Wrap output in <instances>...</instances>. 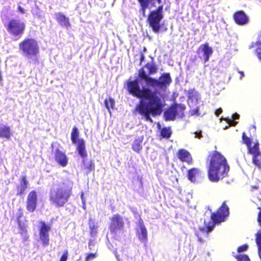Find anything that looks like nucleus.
I'll return each instance as SVG.
<instances>
[{
    "instance_id": "ea45409f",
    "label": "nucleus",
    "mask_w": 261,
    "mask_h": 261,
    "mask_svg": "<svg viewBox=\"0 0 261 261\" xmlns=\"http://www.w3.org/2000/svg\"><path fill=\"white\" fill-rule=\"evenodd\" d=\"M222 112V110L221 108H219L218 109H217L216 111H215V114L216 116H219V115L221 114Z\"/></svg>"
},
{
    "instance_id": "a18cd8bd",
    "label": "nucleus",
    "mask_w": 261,
    "mask_h": 261,
    "mask_svg": "<svg viewBox=\"0 0 261 261\" xmlns=\"http://www.w3.org/2000/svg\"><path fill=\"white\" fill-rule=\"evenodd\" d=\"M76 261H81V257H80L78 259H77Z\"/></svg>"
},
{
    "instance_id": "f704fd0d",
    "label": "nucleus",
    "mask_w": 261,
    "mask_h": 261,
    "mask_svg": "<svg viewBox=\"0 0 261 261\" xmlns=\"http://www.w3.org/2000/svg\"><path fill=\"white\" fill-rule=\"evenodd\" d=\"M248 246L247 244H243L239 246L237 248V251L238 252H242L246 251L248 249Z\"/></svg>"
},
{
    "instance_id": "b1692460",
    "label": "nucleus",
    "mask_w": 261,
    "mask_h": 261,
    "mask_svg": "<svg viewBox=\"0 0 261 261\" xmlns=\"http://www.w3.org/2000/svg\"><path fill=\"white\" fill-rule=\"evenodd\" d=\"M83 169L86 171L87 174H89L95 170V163L92 160H88L83 158L82 160Z\"/></svg>"
},
{
    "instance_id": "c756f323",
    "label": "nucleus",
    "mask_w": 261,
    "mask_h": 261,
    "mask_svg": "<svg viewBox=\"0 0 261 261\" xmlns=\"http://www.w3.org/2000/svg\"><path fill=\"white\" fill-rule=\"evenodd\" d=\"M256 48L255 52L258 59L261 60V40H257L255 42Z\"/></svg>"
},
{
    "instance_id": "f8f14e48",
    "label": "nucleus",
    "mask_w": 261,
    "mask_h": 261,
    "mask_svg": "<svg viewBox=\"0 0 261 261\" xmlns=\"http://www.w3.org/2000/svg\"><path fill=\"white\" fill-rule=\"evenodd\" d=\"M199 58L203 60L204 63L208 61L210 57L212 55L213 50L208 43L201 44L196 51Z\"/></svg>"
},
{
    "instance_id": "2eb2a0df",
    "label": "nucleus",
    "mask_w": 261,
    "mask_h": 261,
    "mask_svg": "<svg viewBox=\"0 0 261 261\" xmlns=\"http://www.w3.org/2000/svg\"><path fill=\"white\" fill-rule=\"evenodd\" d=\"M22 215V213L20 212L17 216L16 221L18 226V233L21 235L23 241L25 242L28 240L29 236L27 230L28 225L20 220Z\"/></svg>"
},
{
    "instance_id": "bb28decb",
    "label": "nucleus",
    "mask_w": 261,
    "mask_h": 261,
    "mask_svg": "<svg viewBox=\"0 0 261 261\" xmlns=\"http://www.w3.org/2000/svg\"><path fill=\"white\" fill-rule=\"evenodd\" d=\"M142 141L139 139H135L132 145L133 150L137 152H139L142 148L141 145Z\"/></svg>"
},
{
    "instance_id": "aec40b11",
    "label": "nucleus",
    "mask_w": 261,
    "mask_h": 261,
    "mask_svg": "<svg viewBox=\"0 0 261 261\" xmlns=\"http://www.w3.org/2000/svg\"><path fill=\"white\" fill-rule=\"evenodd\" d=\"M55 19L58 23L62 27L68 28L70 27L71 24L69 19L62 12H57L55 13Z\"/></svg>"
},
{
    "instance_id": "c03bdc74",
    "label": "nucleus",
    "mask_w": 261,
    "mask_h": 261,
    "mask_svg": "<svg viewBox=\"0 0 261 261\" xmlns=\"http://www.w3.org/2000/svg\"><path fill=\"white\" fill-rule=\"evenodd\" d=\"M94 245V243L93 242V241L91 239H90L88 242V246H93Z\"/></svg>"
},
{
    "instance_id": "1a4fd4ad",
    "label": "nucleus",
    "mask_w": 261,
    "mask_h": 261,
    "mask_svg": "<svg viewBox=\"0 0 261 261\" xmlns=\"http://www.w3.org/2000/svg\"><path fill=\"white\" fill-rule=\"evenodd\" d=\"M80 133L78 128L73 126L71 133L72 143L76 145V150L82 158H85L88 154L86 150L85 142L84 139H79Z\"/></svg>"
},
{
    "instance_id": "72a5a7b5",
    "label": "nucleus",
    "mask_w": 261,
    "mask_h": 261,
    "mask_svg": "<svg viewBox=\"0 0 261 261\" xmlns=\"http://www.w3.org/2000/svg\"><path fill=\"white\" fill-rule=\"evenodd\" d=\"M96 257V253H89L87 254L85 257V261H89L95 258Z\"/></svg>"
},
{
    "instance_id": "e433bc0d",
    "label": "nucleus",
    "mask_w": 261,
    "mask_h": 261,
    "mask_svg": "<svg viewBox=\"0 0 261 261\" xmlns=\"http://www.w3.org/2000/svg\"><path fill=\"white\" fill-rule=\"evenodd\" d=\"M194 134H195V138L200 139L202 137V133H201V131L196 132L195 133H194Z\"/></svg>"
},
{
    "instance_id": "f257e3e1",
    "label": "nucleus",
    "mask_w": 261,
    "mask_h": 261,
    "mask_svg": "<svg viewBox=\"0 0 261 261\" xmlns=\"http://www.w3.org/2000/svg\"><path fill=\"white\" fill-rule=\"evenodd\" d=\"M147 70L145 72L143 67L138 70V77L140 81H144L147 87L140 88L139 81L135 79L128 80L126 82V90L133 95L140 99L134 110V113H137L145 118L146 121L153 122L150 116L155 117L160 115L162 112L164 105L158 94L156 90H152L150 88H157L165 90L172 83L169 73H163L158 79L150 76L155 74L158 70V66L153 58L144 65Z\"/></svg>"
},
{
    "instance_id": "39448f33",
    "label": "nucleus",
    "mask_w": 261,
    "mask_h": 261,
    "mask_svg": "<svg viewBox=\"0 0 261 261\" xmlns=\"http://www.w3.org/2000/svg\"><path fill=\"white\" fill-rule=\"evenodd\" d=\"M19 48L22 55L28 59L34 58V62L39 63L37 58L40 47L38 41L33 38H25L19 43Z\"/></svg>"
},
{
    "instance_id": "0eeeda50",
    "label": "nucleus",
    "mask_w": 261,
    "mask_h": 261,
    "mask_svg": "<svg viewBox=\"0 0 261 261\" xmlns=\"http://www.w3.org/2000/svg\"><path fill=\"white\" fill-rule=\"evenodd\" d=\"M6 28L11 36L20 38L24 33L25 25L19 19H12L8 22Z\"/></svg>"
},
{
    "instance_id": "423d86ee",
    "label": "nucleus",
    "mask_w": 261,
    "mask_h": 261,
    "mask_svg": "<svg viewBox=\"0 0 261 261\" xmlns=\"http://www.w3.org/2000/svg\"><path fill=\"white\" fill-rule=\"evenodd\" d=\"M229 214V208L225 202H223L221 205L211 214V221H204V226L206 227V232L208 233L212 231L216 224L224 222Z\"/></svg>"
},
{
    "instance_id": "dca6fc26",
    "label": "nucleus",
    "mask_w": 261,
    "mask_h": 261,
    "mask_svg": "<svg viewBox=\"0 0 261 261\" xmlns=\"http://www.w3.org/2000/svg\"><path fill=\"white\" fill-rule=\"evenodd\" d=\"M233 20L236 24L239 25H244L248 23L249 17L243 10L236 11L232 15Z\"/></svg>"
},
{
    "instance_id": "6ab92c4d",
    "label": "nucleus",
    "mask_w": 261,
    "mask_h": 261,
    "mask_svg": "<svg viewBox=\"0 0 261 261\" xmlns=\"http://www.w3.org/2000/svg\"><path fill=\"white\" fill-rule=\"evenodd\" d=\"M137 236L141 242L146 243L147 241V231L141 219H140L139 221V229L137 230Z\"/></svg>"
},
{
    "instance_id": "4c0bfd02",
    "label": "nucleus",
    "mask_w": 261,
    "mask_h": 261,
    "mask_svg": "<svg viewBox=\"0 0 261 261\" xmlns=\"http://www.w3.org/2000/svg\"><path fill=\"white\" fill-rule=\"evenodd\" d=\"M145 60V56L143 53H141L140 54V65L142 64V63Z\"/></svg>"
},
{
    "instance_id": "58836bf2",
    "label": "nucleus",
    "mask_w": 261,
    "mask_h": 261,
    "mask_svg": "<svg viewBox=\"0 0 261 261\" xmlns=\"http://www.w3.org/2000/svg\"><path fill=\"white\" fill-rule=\"evenodd\" d=\"M18 10L21 14H24L25 13L24 9L22 8L20 5L18 6Z\"/></svg>"
},
{
    "instance_id": "37998d69",
    "label": "nucleus",
    "mask_w": 261,
    "mask_h": 261,
    "mask_svg": "<svg viewBox=\"0 0 261 261\" xmlns=\"http://www.w3.org/2000/svg\"><path fill=\"white\" fill-rule=\"evenodd\" d=\"M239 73L240 74V79H242L244 76L243 71H239Z\"/></svg>"
},
{
    "instance_id": "7ed1b4c3",
    "label": "nucleus",
    "mask_w": 261,
    "mask_h": 261,
    "mask_svg": "<svg viewBox=\"0 0 261 261\" xmlns=\"http://www.w3.org/2000/svg\"><path fill=\"white\" fill-rule=\"evenodd\" d=\"M73 183L68 180L63 181L56 189H51L49 193V201L56 207L64 206L72 194Z\"/></svg>"
},
{
    "instance_id": "49530a36",
    "label": "nucleus",
    "mask_w": 261,
    "mask_h": 261,
    "mask_svg": "<svg viewBox=\"0 0 261 261\" xmlns=\"http://www.w3.org/2000/svg\"><path fill=\"white\" fill-rule=\"evenodd\" d=\"M259 258H260V261H261V256H259Z\"/></svg>"
},
{
    "instance_id": "f03ea898",
    "label": "nucleus",
    "mask_w": 261,
    "mask_h": 261,
    "mask_svg": "<svg viewBox=\"0 0 261 261\" xmlns=\"http://www.w3.org/2000/svg\"><path fill=\"white\" fill-rule=\"evenodd\" d=\"M207 175L212 182H217L226 177L229 171V166L226 158L220 152L214 150L207 158Z\"/></svg>"
},
{
    "instance_id": "9d476101",
    "label": "nucleus",
    "mask_w": 261,
    "mask_h": 261,
    "mask_svg": "<svg viewBox=\"0 0 261 261\" xmlns=\"http://www.w3.org/2000/svg\"><path fill=\"white\" fill-rule=\"evenodd\" d=\"M109 229L112 234H115L118 231L123 230L124 226V222L123 217L119 214L113 215L110 218Z\"/></svg>"
},
{
    "instance_id": "79ce46f5",
    "label": "nucleus",
    "mask_w": 261,
    "mask_h": 261,
    "mask_svg": "<svg viewBox=\"0 0 261 261\" xmlns=\"http://www.w3.org/2000/svg\"><path fill=\"white\" fill-rule=\"evenodd\" d=\"M254 46H256L255 42H252L251 44L249 45V48L251 49L253 48Z\"/></svg>"
},
{
    "instance_id": "4468645a",
    "label": "nucleus",
    "mask_w": 261,
    "mask_h": 261,
    "mask_svg": "<svg viewBox=\"0 0 261 261\" xmlns=\"http://www.w3.org/2000/svg\"><path fill=\"white\" fill-rule=\"evenodd\" d=\"M37 195L35 191H31L28 195L26 201V208L31 213L34 212L37 206Z\"/></svg>"
},
{
    "instance_id": "cd10ccee",
    "label": "nucleus",
    "mask_w": 261,
    "mask_h": 261,
    "mask_svg": "<svg viewBox=\"0 0 261 261\" xmlns=\"http://www.w3.org/2000/svg\"><path fill=\"white\" fill-rule=\"evenodd\" d=\"M161 136L163 138L168 139L170 137L172 134V131L170 127H163L160 132Z\"/></svg>"
},
{
    "instance_id": "5701e85b",
    "label": "nucleus",
    "mask_w": 261,
    "mask_h": 261,
    "mask_svg": "<svg viewBox=\"0 0 261 261\" xmlns=\"http://www.w3.org/2000/svg\"><path fill=\"white\" fill-rule=\"evenodd\" d=\"M20 185L16 187L17 190V195H20L24 193V191L28 188V181L27 180V176L22 175L20 178Z\"/></svg>"
},
{
    "instance_id": "473e14b6",
    "label": "nucleus",
    "mask_w": 261,
    "mask_h": 261,
    "mask_svg": "<svg viewBox=\"0 0 261 261\" xmlns=\"http://www.w3.org/2000/svg\"><path fill=\"white\" fill-rule=\"evenodd\" d=\"M68 257V251L65 249L63 251V254L60 257V261H67Z\"/></svg>"
},
{
    "instance_id": "20e7f679",
    "label": "nucleus",
    "mask_w": 261,
    "mask_h": 261,
    "mask_svg": "<svg viewBox=\"0 0 261 261\" xmlns=\"http://www.w3.org/2000/svg\"><path fill=\"white\" fill-rule=\"evenodd\" d=\"M164 18V7L161 5L155 9L150 10L146 17V23L154 33L165 32L167 28L162 23Z\"/></svg>"
},
{
    "instance_id": "7c9ffc66",
    "label": "nucleus",
    "mask_w": 261,
    "mask_h": 261,
    "mask_svg": "<svg viewBox=\"0 0 261 261\" xmlns=\"http://www.w3.org/2000/svg\"><path fill=\"white\" fill-rule=\"evenodd\" d=\"M234 257L238 261H251L249 256L244 254H239L234 255Z\"/></svg>"
},
{
    "instance_id": "ddd939ff",
    "label": "nucleus",
    "mask_w": 261,
    "mask_h": 261,
    "mask_svg": "<svg viewBox=\"0 0 261 261\" xmlns=\"http://www.w3.org/2000/svg\"><path fill=\"white\" fill-rule=\"evenodd\" d=\"M248 153L252 155V162L259 169H261V161L258 159V156H261V152L259 150V145L254 144L253 146L248 147Z\"/></svg>"
},
{
    "instance_id": "c9c22d12",
    "label": "nucleus",
    "mask_w": 261,
    "mask_h": 261,
    "mask_svg": "<svg viewBox=\"0 0 261 261\" xmlns=\"http://www.w3.org/2000/svg\"><path fill=\"white\" fill-rule=\"evenodd\" d=\"M227 123L229 124V125L234 126L237 125L238 122L234 121V120L233 119H228L227 121Z\"/></svg>"
},
{
    "instance_id": "2f4dec72",
    "label": "nucleus",
    "mask_w": 261,
    "mask_h": 261,
    "mask_svg": "<svg viewBox=\"0 0 261 261\" xmlns=\"http://www.w3.org/2000/svg\"><path fill=\"white\" fill-rule=\"evenodd\" d=\"M242 140L243 143L245 144L247 147H250L251 145V139L246 135L245 132H243L242 134Z\"/></svg>"
},
{
    "instance_id": "412c9836",
    "label": "nucleus",
    "mask_w": 261,
    "mask_h": 261,
    "mask_svg": "<svg viewBox=\"0 0 261 261\" xmlns=\"http://www.w3.org/2000/svg\"><path fill=\"white\" fill-rule=\"evenodd\" d=\"M159 4L162 3V0H156ZM140 4L139 12L141 13L143 17L146 16V11L149 8V3H151V5L154 6V5L151 3L152 0H138Z\"/></svg>"
},
{
    "instance_id": "a19ab883",
    "label": "nucleus",
    "mask_w": 261,
    "mask_h": 261,
    "mask_svg": "<svg viewBox=\"0 0 261 261\" xmlns=\"http://www.w3.org/2000/svg\"><path fill=\"white\" fill-rule=\"evenodd\" d=\"M232 117L233 120L238 119L240 117V116L238 114H233Z\"/></svg>"
},
{
    "instance_id": "c85d7f7f",
    "label": "nucleus",
    "mask_w": 261,
    "mask_h": 261,
    "mask_svg": "<svg viewBox=\"0 0 261 261\" xmlns=\"http://www.w3.org/2000/svg\"><path fill=\"white\" fill-rule=\"evenodd\" d=\"M105 104L107 109L110 111L111 109H113L114 108L115 100L113 98L110 97L108 99H106L105 100Z\"/></svg>"
},
{
    "instance_id": "a211bd4d",
    "label": "nucleus",
    "mask_w": 261,
    "mask_h": 261,
    "mask_svg": "<svg viewBox=\"0 0 261 261\" xmlns=\"http://www.w3.org/2000/svg\"><path fill=\"white\" fill-rule=\"evenodd\" d=\"M176 156L181 162H186L189 165H191L193 163L191 153L185 149H179L176 152Z\"/></svg>"
},
{
    "instance_id": "a878e982",
    "label": "nucleus",
    "mask_w": 261,
    "mask_h": 261,
    "mask_svg": "<svg viewBox=\"0 0 261 261\" xmlns=\"http://www.w3.org/2000/svg\"><path fill=\"white\" fill-rule=\"evenodd\" d=\"M88 224L89 227L90 236L91 237L95 238L98 234V225L92 219H89Z\"/></svg>"
},
{
    "instance_id": "f3484780",
    "label": "nucleus",
    "mask_w": 261,
    "mask_h": 261,
    "mask_svg": "<svg viewBox=\"0 0 261 261\" xmlns=\"http://www.w3.org/2000/svg\"><path fill=\"white\" fill-rule=\"evenodd\" d=\"M55 161L61 167H64L68 163V159L65 153L61 151L59 148L55 149L54 153Z\"/></svg>"
},
{
    "instance_id": "393cba45",
    "label": "nucleus",
    "mask_w": 261,
    "mask_h": 261,
    "mask_svg": "<svg viewBox=\"0 0 261 261\" xmlns=\"http://www.w3.org/2000/svg\"><path fill=\"white\" fill-rule=\"evenodd\" d=\"M12 135L10 127L4 125L0 127V138H5L9 140Z\"/></svg>"
},
{
    "instance_id": "6e6552de",
    "label": "nucleus",
    "mask_w": 261,
    "mask_h": 261,
    "mask_svg": "<svg viewBox=\"0 0 261 261\" xmlns=\"http://www.w3.org/2000/svg\"><path fill=\"white\" fill-rule=\"evenodd\" d=\"M185 109V105L174 103L165 110L164 114V118L166 121H173L175 119L176 116L182 118L184 116Z\"/></svg>"
},
{
    "instance_id": "9b49d317",
    "label": "nucleus",
    "mask_w": 261,
    "mask_h": 261,
    "mask_svg": "<svg viewBox=\"0 0 261 261\" xmlns=\"http://www.w3.org/2000/svg\"><path fill=\"white\" fill-rule=\"evenodd\" d=\"M39 236L43 246L46 247L49 244V231L51 229V226L46 224L45 221L39 222Z\"/></svg>"
},
{
    "instance_id": "4be33fe9",
    "label": "nucleus",
    "mask_w": 261,
    "mask_h": 261,
    "mask_svg": "<svg viewBox=\"0 0 261 261\" xmlns=\"http://www.w3.org/2000/svg\"><path fill=\"white\" fill-rule=\"evenodd\" d=\"M187 176L190 181L195 182L198 178L201 177V172L197 168H192L188 171Z\"/></svg>"
}]
</instances>
